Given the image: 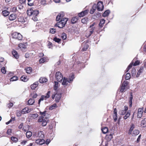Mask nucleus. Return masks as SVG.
<instances>
[{"instance_id":"obj_62","label":"nucleus","mask_w":146,"mask_h":146,"mask_svg":"<svg viewBox=\"0 0 146 146\" xmlns=\"http://www.w3.org/2000/svg\"><path fill=\"white\" fill-rule=\"evenodd\" d=\"M92 33H91L89 31H87L86 33V36L87 37H90Z\"/></svg>"},{"instance_id":"obj_5","label":"nucleus","mask_w":146,"mask_h":146,"mask_svg":"<svg viewBox=\"0 0 146 146\" xmlns=\"http://www.w3.org/2000/svg\"><path fill=\"white\" fill-rule=\"evenodd\" d=\"M97 7V9L98 11H102L104 9L102 2L99 1L98 3Z\"/></svg>"},{"instance_id":"obj_46","label":"nucleus","mask_w":146,"mask_h":146,"mask_svg":"<svg viewBox=\"0 0 146 146\" xmlns=\"http://www.w3.org/2000/svg\"><path fill=\"white\" fill-rule=\"evenodd\" d=\"M136 69L135 68H133L131 70V75L132 76H134L136 74Z\"/></svg>"},{"instance_id":"obj_30","label":"nucleus","mask_w":146,"mask_h":146,"mask_svg":"<svg viewBox=\"0 0 146 146\" xmlns=\"http://www.w3.org/2000/svg\"><path fill=\"white\" fill-rule=\"evenodd\" d=\"M61 22L60 21L59 22H58L57 24H56V25L57 27H58L60 28H62L64 26V25H63V24L61 23Z\"/></svg>"},{"instance_id":"obj_51","label":"nucleus","mask_w":146,"mask_h":146,"mask_svg":"<svg viewBox=\"0 0 146 146\" xmlns=\"http://www.w3.org/2000/svg\"><path fill=\"white\" fill-rule=\"evenodd\" d=\"M131 77L130 74L129 73L126 74L125 76V79L126 80H128Z\"/></svg>"},{"instance_id":"obj_26","label":"nucleus","mask_w":146,"mask_h":146,"mask_svg":"<svg viewBox=\"0 0 146 146\" xmlns=\"http://www.w3.org/2000/svg\"><path fill=\"white\" fill-rule=\"evenodd\" d=\"M39 11H38L33 10V12H32V15L33 16H37L39 14Z\"/></svg>"},{"instance_id":"obj_47","label":"nucleus","mask_w":146,"mask_h":146,"mask_svg":"<svg viewBox=\"0 0 146 146\" xmlns=\"http://www.w3.org/2000/svg\"><path fill=\"white\" fill-rule=\"evenodd\" d=\"M56 104H54L49 107V109L50 110H52L56 107Z\"/></svg>"},{"instance_id":"obj_18","label":"nucleus","mask_w":146,"mask_h":146,"mask_svg":"<svg viewBox=\"0 0 146 146\" xmlns=\"http://www.w3.org/2000/svg\"><path fill=\"white\" fill-rule=\"evenodd\" d=\"M12 54L13 56L16 58L17 59L19 57L17 51L15 50L12 51Z\"/></svg>"},{"instance_id":"obj_4","label":"nucleus","mask_w":146,"mask_h":146,"mask_svg":"<svg viewBox=\"0 0 146 146\" xmlns=\"http://www.w3.org/2000/svg\"><path fill=\"white\" fill-rule=\"evenodd\" d=\"M55 78L59 82H61L63 79V76L60 72L58 71L56 73Z\"/></svg>"},{"instance_id":"obj_48","label":"nucleus","mask_w":146,"mask_h":146,"mask_svg":"<svg viewBox=\"0 0 146 146\" xmlns=\"http://www.w3.org/2000/svg\"><path fill=\"white\" fill-rule=\"evenodd\" d=\"M135 127V125L133 124L132 125L130 129L129 130V133L131 134V133L132 131Z\"/></svg>"},{"instance_id":"obj_57","label":"nucleus","mask_w":146,"mask_h":146,"mask_svg":"<svg viewBox=\"0 0 146 146\" xmlns=\"http://www.w3.org/2000/svg\"><path fill=\"white\" fill-rule=\"evenodd\" d=\"M47 116H46L45 117H44V118H43V120L42 121V122H48V117H47Z\"/></svg>"},{"instance_id":"obj_23","label":"nucleus","mask_w":146,"mask_h":146,"mask_svg":"<svg viewBox=\"0 0 146 146\" xmlns=\"http://www.w3.org/2000/svg\"><path fill=\"white\" fill-rule=\"evenodd\" d=\"M38 116V115L37 113L34 114H30L29 115V117L33 119H35Z\"/></svg>"},{"instance_id":"obj_50","label":"nucleus","mask_w":146,"mask_h":146,"mask_svg":"<svg viewBox=\"0 0 146 146\" xmlns=\"http://www.w3.org/2000/svg\"><path fill=\"white\" fill-rule=\"evenodd\" d=\"M11 139L13 141L15 142H17L18 140L17 138L14 137H11Z\"/></svg>"},{"instance_id":"obj_39","label":"nucleus","mask_w":146,"mask_h":146,"mask_svg":"<svg viewBox=\"0 0 146 146\" xmlns=\"http://www.w3.org/2000/svg\"><path fill=\"white\" fill-rule=\"evenodd\" d=\"M102 130L103 133L106 134L108 131V128L107 127H105L102 129Z\"/></svg>"},{"instance_id":"obj_34","label":"nucleus","mask_w":146,"mask_h":146,"mask_svg":"<svg viewBox=\"0 0 146 146\" xmlns=\"http://www.w3.org/2000/svg\"><path fill=\"white\" fill-rule=\"evenodd\" d=\"M78 21V18L77 17H73L72 18L71 22L72 24H74Z\"/></svg>"},{"instance_id":"obj_36","label":"nucleus","mask_w":146,"mask_h":146,"mask_svg":"<svg viewBox=\"0 0 146 146\" xmlns=\"http://www.w3.org/2000/svg\"><path fill=\"white\" fill-rule=\"evenodd\" d=\"M32 133L30 131H29L26 133V135L27 138H29L32 136Z\"/></svg>"},{"instance_id":"obj_56","label":"nucleus","mask_w":146,"mask_h":146,"mask_svg":"<svg viewBox=\"0 0 146 146\" xmlns=\"http://www.w3.org/2000/svg\"><path fill=\"white\" fill-rule=\"evenodd\" d=\"M53 40L55 42L59 43L60 41V39L59 38H57L56 37L54 38Z\"/></svg>"},{"instance_id":"obj_14","label":"nucleus","mask_w":146,"mask_h":146,"mask_svg":"<svg viewBox=\"0 0 146 146\" xmlns=\"http://www.w3.org/2000/svg\"><path fill=\"white\" fill-rule=\"evenodd\" d=\"M37 136L38 137L42 139L44 138V133L43 131H39L38 133Z\"/></svg>"},{"instance_id":"obj_15","label":"nucleus","mask_w":146,"mask_h":146,"mask_svg":"<svg viewBox=\"0 0 146 146\" xmlns=\"http://www.w3.org/2000/svg\"><path fill=\"white\" fill-rule=\"evenodd\" d=\"M17 17L16 14H11L9 17V19L11 21H13L15 20Z\"/></svg>"},{"instance_id":"obj_42","label":"nucleus","mask_w":146,"mask_h":146,"mask_svg":"<svg viewBox=\"0 0 146 146\" xmlns=\"http://www.w3.org/2000/svg\"><path fill=\"white\" fill-rule=\"evenodd\" d=\"M33 98H35L37 97V94L35 92L31 93L30 95Z\"/></svg>"},{"instance_id":"obj_35","label":"nucleus","mask_w":146,"mask_h":146,"mask_svg":"<svg viewBox=\"0 0 146 146\" xmlns=\"http://www.w3.org/2000/svg\"><path fill=\"white\" fill-rule=\"evenodd\" d=\"M139 133V131L137 130H135L133 131V133H132V135L133 136H135L138 134Z\"/></svg>"},{"instance_id":"obj_1","label":"nucleus","mask_w":146,"mask_h":146,"mask_svg":"<svg viewBox=\"0 0 146 146\" xmlns=\"http://www.w3.org/2000/svg\"><path fill=\"white\" fill-rule=\"evenodd\" d=\"M128 82L127 81H125L121 84L119 88L120 92H123L126 91L128 89L127 87V85Z\"/></svg>"},{"instance_id":"obj_7","label":"nucleus","mask_w":146,"mask_h":146,"mask_svg":"<svg viewBox=\"0 0 146 146\" xmlns=\"http://www.w3.org/2000/svg\"><path fill=\"white\" fill-rule=\"evenodd\" d=\"M45 143L44 140L43 139H38L35 141V143L38 144L40 145H42Z\"/></svg>"},{"instance_id":"obj_37","label":"nucleus","mask_w":146,"mask_h":146,"mask_svg":"<svg viewBox=\"0 0 146 146\" xmlns=\"http://www.w3.org/2000/svg\"><path fill=\"white\" fill-rule=\"evenodd\" d=\"M32 12H33V9H28L27 11V13L28 15L31 16L32 15Z\"/></svg>"},{"instance_id":"obj_40","label":"nucleus","mask_w":146,"mask_h":146,"mask_svg":"<svg viewBox=\"0 0 146 146\" xmlns=\"http://www.w3.org/2000/svg\"><path fill=\"white\" fill-rule=\"evenodd\" d=\"M18 79V77L16 76H15L11 78L10 79V80L11 81H15L17 80Z\"/></svg>"},{"instance_id":"obj_59","label":"nucleus","mask_w":146,"mask_h":146,"mask_svg":"<svg viewBox=\"0 0 146 146\" xmlns=\"http://www.w3.org/2000/svg\"><path fill=\"white\" fill-rule=\"evenodd\" d=\"M97 8V5L96 4H94L93 5L92 9V10L95 11L96 10Z\"/></svg>"},{"instance_id":"obj_22","label":"nucleus","mask_w":146,"mask_h":146,"mask_svg":"<svg viewBox=\"0 0 146 146\" xmlns=\"http://www.w3.org/2000/svg\"><path fill=\"white\" fill-rule=\"evenodd\" d=\"M105 20L104 19H102L101 20L99 25V27L100 28H101L103 27V25L105 23Z\"/></svg>"},{"instance_id":"obj_21","label":"nucleus","mask_w":146,"mask_h":146,"mask_svg":"<svg viewBox=\"0 0 146 146\" xmlns=\"http://www.w3.org/2000/svg\"><path fill=\"white\" fill-rule=\"evenodd\" d=\"M68 19L67 18H62L61 20L60 21L62 22V23L63 24V25H65Z\"/></svg>"},{"instance_id":"obj_58","label":"nucleus","mask_w":146,"mask_h":146,"mask_svg":"<svg viewBox=\"0 0 146 146\" xmlns=\"http://www.w3.org/2000/svg\"><path fill=\"white\" fill-rule=\"evenodd\" d=\"M61 38L64 40H65L66 38V35L65 33H63L62 34Z\"/></svg>"},{"instance_id":"obj_10","label":"nucleus","mask_w":146,"mask_h":146,"mask_svg":"<svg viewBox=\"0 0 146 146\" xmlns=\"http://www.w3.org/2000/svg\"><path fill=\"white\" fill-rule=\"evenodd\" d=\"M113 118L115 121H116L117 119V110L116 108H115L113 111Z\"/></svg>"},{"instance_id":"obj_54","label":"nucleus","mask_w":146,"mask_h":146,"mask_svg":"<svg viewBox=\"0 0 146 146\" xmlns=\"http://www.w3.org/2000/svg\"><path fill=\"white\" fill-rule=\"evenodd\" d=\"M56 30L55 29L51 28L50 30V32L52 34H54L55 33Z\"/></svg>"},{"instance_id":"obj_3","label":"nucleus","mask_w":146,"mask_h":146,"mask_svg":"<svg viewBox=\"0 0 146 146\" xmlns=\"http://www.w3.org/2000/svg\"><path fill=\"white\" fill-rule=\"evenodd\" d=\"M40 114L41 115L39 117L38 119V121L39 122H42L44 117L49 115L48 114L46 113V111H44L43 112L40 111Z\"/></svg>"},{"instance_id":"obj_63","label":"nucleus","mask_w":146,"mask_h":146,"mask_svg":"<svg viewBox=\"0 0 146 146\" xmlns=\"http://www.w3.org/2000/svg\"><path fill=\"white\" fill-rule=\"evenodd\" d=\"M140 62L139 60L136 61L133 64L134 66L138 65L139 64Z\"/></svg>"},{"instance_id":"obj_25","label":"nucleus","mask_w":146,"mask_h":146,"mask_svg":"<svg viewBox=\"0 0 146 146\" xmlns=\"http://www.w3.org/2000/svg\"><path fill=\"white\" fill-rule=\"evenodd\" d=\"M26 20V19H24L22 17H19L18 18V21L21 23H25Z\"/></svg>"},{"instance_id":"obj_29","label":"nucleus","mask_w":146,"mask_h":146,"mask_svg":"<svg viewBox=\"0 0 146 146\" xmlns=\"http://www.w3.org/2000/svg\"><path fill=\"white\" fill-rule=\"evenodd\" d=\"M143 68L142 67H141L139 70L138 71V72L137 74L136 77H138L139 76L140 73H141L143 71Z\"/></svg>"},{"instance_id":"obj_43","label":"nucleus","mask_w":146,"mask_h":146,"mask_svg":"<svg viewBox=\"0 0 146 146\" xmlns=\"http://www.w3.org/2000/svg\"><path fill=\"white\" fill-rule=\"evenodd\" d=\"M88 48V44H86L84 45L83 48H82V50L84 51H86Z\"/></svg>"},{"instance_id":"obj_49","label":"nucleus","mask_w":146,"mask_h":146,"mask_svg":"<svg viewBox=\"0 0 146 146\" xmlns=\"http://www.w3.org/2000/svg\"><path fill=\"white\" fill-rule=\"evenodd\" d=\"M50 91H48L47 92V93L46 94V96L44 95V99L46 100V99H47L49 97L50 94Z\"/></svg>"},{"instance_id":"obj_16","label":"nucleus","mask_w":146,"mask_h":146,"mask_svg":"<svg viewBox=\"0 0 146 146\" xmlns=\"http://www.w3.org/2000/svg\"><path fill=\"white\" fill-rule=\"evenodd\" d=\"M39 84V83L38 82H35L33 84L31 85V88L32 90H34L36 88Z\"/></svg>"},{"instance_id":"obj_55","label":"nucleus","mask_w":146,"mask_h":146,"mask_svg":"<svg viewBox=\"0 0 146 146\" xmlns=\"http://www.w3.org/2000/svg\"><path fill=\"white\" fill-rule=\"evenodd\" d=\"M130 97L129 98V103H131V104H132V100L133 99V95L132 93H131L130 94Z\"/></svg>"},{"instance_id":"obj_9","label":"nucleus","mask_w":146,"mask_h":146,"mask_svg":"<svg viewBox=\"0 0 146 146\" xmlns=\"http://www.w3.org/2000/svg\"><path fill=\"white\" fill-rule=\"evenodd\" d=\"M61 97V95L60 93L55 94V101L56 102H58Z\"/></svg>"},{"instance_id":"obj_41","label":"nucleus","mask_w":146,"mask_h":146,"mask_svg":"<svg viewBox=\"0 0 146 146\" xmlns=\"http://www.w3.org/2000/svg\"><path fill=\"white\" fill-rule=\"evenodd\" d=\"M54 83L55 85L54 86V88L55 90H56L58 87V83L56 81H55Z\"/></svg>"},{"instance_id":"obj_20","label":"nucleus","mask_w":146,"mask_h":146,"mask_svg":"<svg viewBox=\"0 0 146 146\" xmlns=\"http://www.w3.org/2000/svg\"><path fill=\"white\" fill-rule=\"evenodd\" d=\"M48 59L47 57H43L39 60V62L40 63H43L44 62H47Z\"/></svg>"},{"instance_id":"obj_24","label":"nucleus","mask_w":146,"mask_h":146,"mask_svg":"<svg viewBox=\"0 0 146 146\" xmlns=\"http://www.w3.org/2000/svg\"><path fill=\"white\" fill-rule=\"evenodd\" d=\"M21 81L26 82L28 80V78L27 77L25 76H23L21 78Z\"/></svg>"},{"instance_id":"obj_13","label":"nucleus","mask_w":146,"mask_h":146,"mask_svg":"<svg viewBox=\"0 0 146 146\" xmlns=\"http://www.w3.org/2000/svg\"><path fill=\"white\" fill-rule=\"evenodd\" d=\"M143 111V109L139 108L138 109L137 117L138 118H140L142 117Z\"/></svg>"},{"instance_id":"obj_32","label":"nucleus","mask_w":146,"mask_h":146,"mask_svg":"<svg viewBox=\"0 0 146 146\" xmlns=\"http://www.w3.org/2000/svg\"><path fill=\"white\" fill-rule=\"evenodd\" d=\"M141 125L143 127H146V118L142 121Z\"/></svg>"},{"instance_id":"obj_17","label":"nucleus","mask_w":146,"mask_h":146,"mask_svg":"<svg viewBox=\"0 0 146 146\" xmlns=\"http://www.w3.org/2000/svg\"><path fill=\"white\" fill-rule=\"evenodd\" d=\"M68 83H69L68 80H67V78L64 77L62 83V85L64 86H66L68 85Z\"/></svg>"},{"instance_id":"obj_61","label":"nucleus","mask_w":146,"mask_h":146,"mask_svg":"<svg viewBox=\"0 0 146 146\" xmlns=\"http://www.w3.org/2000/svg\"><path fill=\"white\" fill-rule=\"evenodd\" d=\"M44 99V95L42 96L41 98L38 100V104H40L41 101L43 100Z\"/></svg>"},{"instance_id":"obj_8","label":"nucleus","mask_w":146,"mask_h":146,"mask_svg":"<svg viewBox=\"0 0 146 146\" xmlns=\"http://www.w3.org/2000/svg\"><path fill=\"white\" fill-rule=\"evenodd\" d=\"M31 111L32 110L31 109H29L28 108L26 107L22 109L21 111L22 114H24L28 113Z\"/></svg>"},{"instance_id":"obj_28","label":"nucleus","mask_w":146,"mask_h":146,"mask_svg":"<svg viewBox=\"0 0 146 146\" xmlns=\"http://www.w3.org/2000/svg\"><path fill=\"white\" fill-rule=\"evenodd\" d=\"M35 102V100L33 99H30L27 102L28 104L29 105H32Z\"/></svg>"},{"instance_id":"obj_33","label":"nucleus","mask_w":146,"mask_h":146,"mask_svg":"<svg viewBox=\"0 0 146 146\" xmlns=\"http://www.w3.org/2000/svg\"><path fill=\"white\" fill-rule=\"evenodd\" d=\"M18 47L22 50H23V49H25L26 48L25 45L24 44L22 43L19 44H18Z\"/></svg>"},{"instance_id":"obj_53","label":"nucleus","mask_w":146,"mask_h":146,"mask_svg":"<svg viewBox=\"0 0 146 146\" xmlns=\"http://www.w3.org/2000/svg\"><path fill=\"white\" fill-rule=\"evenodd\" d=\"M88 21V19L87 18H85L82 19L81 22L82 23H86Z\"/></svg>"},{"instance_id":"obj_45","label":"nucleus","mask_w":146,"mask_h":146,"mask_svg":"<svg viewBox=\"0 0 146 146\" xmlns=\"http://www.w3.org/2000/svg\"><path fill=\"white\" fill-rule=\"evenodd\" d=\"M130 114V112L128 111L126 114L125 115L124 117L123 118L125 119H127V118L129 116Z\"/></svg>"},{"instance_id":"obj_27","label":"nucleus","mask_w":146,"mask_h":146,"mask_svg":"<svg viewBox=\"0 0 146 146\" xmlns=\"http://www.w3.org/2000/svg\"><path fill=\"white\" fill-rule=\"evenodd\" d=\"M74 74H72V75L70 76L69 77V83H70L71 82H72L73 80L74 79Z\"/></svg>"},{"instance_id":"obj_64","label":"nucleus","mask_w":146,"mask_h":146,"mask_svg":"<svg viewBox=\"0 0 146 146\" xmlns=\"http://www.w3.org/2000/svg\"><path fill=\"white\" fill-rule=\"evenodd\" d=\"M1 71L2 72L3 74H5L6 73V71L5 68V67H3L1 68Z\"/></svg>"},{"instance_id":"obj_52","label":"nucleus","mask_w":146,"mask_h":146,"mask_svg":"<svg viewBox=\"0 0 146 146\" xmlns=\"http://www.w3.org/2000/svg\"><path fill=\"white\" fill-rule=\"evenodd\" d=\"M22 113V111H17L16 112V115L17 117H20Z\"/></svg>"},{"instance_id":"obj_60","label":"nucleus","mask_w":146,"mask_h":146,"mask_svg":"<svg viewBox=\"0 0 146 146\" xmlns=\"http://www.w3.org/2000/svg\"><path fill=\"white\" fill-rule=\"evenodd\" d=\"M89 31L91 33H93L94 30L95 29V27H91L89 28Z\"/></svg>"},{"instance_id":"obj_2","label":"nucleus","mask_w":146,"mask_h":146,"mask_svg":"<svg viewBox=\"0 0 146 146\" xmlns=\"http://www.w3.org/2000/svg\"><path fill=\"white\" fill-rule=\"evenodd\" d=\"M12 37L13 38L17 39L18 40H22V36L21 34L16 32H13L11 34Z\"/></svg>"},{"instance_id":"obj_12","label":"nucleus","mask_w":146,"mask_h":146,"mask_svg":"<svg viewBox=\"0 0 146 146\" xmlns=\"http://www.w3.org/2000/svg\"><path fill=\"white\" fill-rule=\"evenodd\" d=\"M128 108L127 106H124V109L120 110L119 112V114L121 115H124L126 112L127 111V110Z\"/></svg>"},{"instance_id":"obj_11","label":"nucleus","mask_w":146,"mask_h":146,"mask_svg":"<svg viewBox=\"0 0 146 146\" xmlns=\"http://www.w3.org/2000/svg\"><path fill=\"white\" fill-rule=\"evenodd\" d=\"M88 12V10H86L84 11H82L78 14V16L79 17H82L86 15Z\"/></svg>"},{"instance_id":"obj_44","label":"nucleus","mask_w":146,"mask_h":146,"mask_svg":"<svg viewBox=\"0 0 146 146\" xmlns=\"http://www.w3.org/2000/svg\"><path fill=\"white\" fill-rule=\"evenodd\" d=\"M32 68L31 67H28L26 69V72L28 74H30L32 72Z\"/></svg>"},{"instance_id":"obj_6","label":"nucleus","mask_w":146,"mask_h":146,"mask_svg":"<svg viewBox=\"0 0 146 146\" xmlns=\"http://www.w3.org/2000/svg\"><path fill=\"white\" fill-rule=\"evenodd\" d=\"M64 15V13L63 12H61L59 13L57 16L56 20L57 21H58L60 20H61Z\"/></svg>"},{"instance_id":"obj_31","label":"nucleus","mask_w":146,"mask_h":146,"mask_svg":"<svg viewBox=\"0 0 146 146\" xmlns=\"http://www.w3.org/2000/svg\"><path fill=\"white\" fill-rule=\"evenodd\" d=\"M110 13V11L109 10H107L103 14V16L104 17H106L108 16Z\"/></svg>"},{"instance_id":"obj_19","label":"nucleus","mask_w":146,"mask_h":146,"mask_svg":"<svg viewBox=\"0 0 146 146\" xmlns=\"http://www.w3.org/2000/svg\"><path fill=\"white\" fill-rule=\"evenodd\" d=\"M47 79L44 77H41L39 79V82L41 83H43L46 82L47 81Z\"/></svg>"},{"instance_id":"obj_38","label":"nucleus","mask_w":146,"mask_h":146,"mask_svg":"<svg viewBox=\"0 0 146 146\" xmlns=\"http://www.w3.org/2000/svg\"><path fill=\"white\" fill-rule=\"evenodd\" d=\"M2 13L4 16L6 17L9 14V13L8 11H2Z\"/></svg>"}]
</instances>
